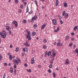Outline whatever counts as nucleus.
Listing matches in <instances>:
<instances>
[{"label":"nucleus","instance_id":"1","mask_svg":"<svg viewBox=\"0 0 78 78\" xmlns=\"http://www.w3.org/2000/svg\"><path fill=\"white\" fill-rule=\"evenodd\" d=\"M12 23L15 25L16 27H17V21L15 20L12 22Z\"/></svg>","mask_w":78,"mask_h":78},{"label":"nucleus","instance_id":"2","mask_svg":"<svg viewBox=\"0 0 78 78\" xmlns=\"http://www.w3.org/2000/svg\"><path fill=\"white\" fill-rule=\"evenodd\" d=\"M57 47L59 46V47H62V46H63V44L60 42H58L57 44Z\"/></svg>","mask_w":78,"mask_h":78},{"label":"nucleus","instance_id":"3","mask_svg":"<svg viewBox=\"0 0 78 78\" xmlns=\"http://www.w3.org/2000/svg\"><path fill=\"white\" fill-rule=\"evenodd\" d=\"M57 22V21H56V20L55 19H54L53 20L52 23H53L54 25H56Z\"/></svg>","mask_w":78,"mask_h":78},{"label":"nucleus","instance_id":"4","mask_svg":"<svg viewBox=\"0 0 78 78\" xmlns=\"http://www.w3.org/2000/svg\"><path fill=\"white\" fill-rule=\"evenodd\" d=\"M36 19H37V16H35L34 17L32 18L30 20H31L32 22H33V20H36Z\"/></svg>","mask_w":78,"mask_h":78},{"label":"nucleus","instance_id":"5","mask_svg":"<svg viewBox=\"0 0 78 78\" xmlns=\"http://www.w3.org/2000/svg\"><path fill=\"white\" fill-rule=\"evenodd\" d=\"M26 37L28 39V41H31V35L26 36Z\"/></svg>","mask_w":78,"mask_h":78},{"label":"nucleus","instance_id":"6","mask_svg":"<svg viewBox=\"0 0 78 78\" xmlns=\"http://www.w3.org/2000/svg\"><path fill=\"white\" fill-rule=\"evenodd\" d=\"M47 25V24L46 23H45L44 24H43V25L42 26L41 29V30H43L44 28H45V27Z\"/></svg>","mask_w":78,"mask_h":78},{"label":"nucleus","instance_id":"7","mask_svg":"<svg viewBox=\"0 0 78 78\" xmlns=\"http://www.w3.org/2000/svg\"><path fill=\"white\" fill-rule=\"evenodd\" d=\"M8 24H7L5 25V27H7L6 28V30H7L8 31H9V26H8Z\"/></svg>","mask_w":78,"mask_h":78},{"label":"nucleus","instance_id":"8","mask_svg":"<svg viewBox=\"0 0 78 78\" xmlns=\"http://www.w3.org/2000/svg\"><path fill=\"white\" fill-rule=\"evenodd\" d=\"M56 53L55 52H53L52 54V55L51 56V57L52 56V57L55 58V56H56Z\"/></svg>","mask_w":78,"mask_h":78},{"label":"nucleus","instance_id":"9","mask_svg":"<svg viewBox=\"0 0 78 78\" xmlns=\"http://www.w3.org/2000/svg\"><path fill=\"white\" fill-rule=\"evenodd\" d=\"M65 62L66 64H69V59H67L66 60Z\"/></svg>","mask_w":78,"mask_h":78},{"label":"nucleus","instance_id":"10","mask_svg":"<svg viewBox=\"0 0 78 78\" xmlns=\"http://www.w3.org/2000/svg\"><path fill=\"white\" fill-rule=\"evenodd\" d=\"M64 7H65L66 8H67V2H65L64 3Z\"/></svg>","mask_w":78,"mask_h":78},{"label":"nucleus","instance_id":"11","mask_svg":"<svg viewBox=\"0 0 78 78\" xmlns=\"http://www.w3.org/2000/svg\"><path fill=\"white\" fill-rule=\"evenodd\" d=\"M58 0H56L55 2V6H58Z\"/></svg>","mask_w":78,"mask_h":78},{"label":"nucleus","instance_id":"12","mask_svg":"<svg viewBox=\"0 0 78 78\" xmlns=\"http://www.w3.org/2000/svg\"><path fill=\"white\" fill-rule=\"evenodd\" d=\"M6 34H2L1 36L2 38H5L6 37Z\"/></svg>","mask_w":78,"mask_h":78},{"label":"nucleus","instance_id":"13","mask_svg":"<svg viewBox=\"0 0 78 78\" xmlns=\"http://www.w3.org/2000/svg\"><path fill=\"white\" fill-rule=\"evenodd\" d=\"M77 29H78V26H76L74 28L73 30L74 31H76Z\"/></svg>","mask_w":78,"mask_h":78},{"label":"nucleus","instance_id":"14","mask_svg":"<svg viewBox=\"0 0 78 78\" xmlns=\"http://www.w3.org/2000/svg\"><path fill=\"white\" fill-rule=\"evenodd\" d=\"M24 45L26 47H29L30 46V44H28V43H24Z\"/></svg>","mask_w":78,"mask_h":78},{"label":"nucleus","instance_id":"15","mask_svg":"<svg viewBox=\"0 0 78 78\" xmlns=\"http://www.w3.org/2000/svg\"><path fill=\"white\" fill-rule=\"evenodd\" d=\"M16 59H17V61H18V62H19V63H20L21 62L19 58L17 57Z\"/></svg>","mask_w":78,"mask_h":78},{"label":"nucleus","instance_id":"16","mask_svg":"<svg viewBox=\"0 0 78 78\" xmlns=\"http://www.w3.org/2000/svg\"><path fill=\"white\" fill-rule=\"evenodd\" d=\"M10 73H12V72H13V68H12V67H11L10 68Z\"/></svg>","mask_w":78,"mask_h":78},{"label":"nucleus","instance_id":"17","mask_svg":"<svg viewBox=\"0 0 78 78\" xmlns=\"http://www.w3.org/2000/svg\"><path fill=\"white\" fill-rule=\"evenodd\" d=\"M69 16V15L67 13H66L65 15V17H66V18H68Z\"/></svg>","mask_w":78,"mask_h":78},{"label":"nucleus","instance_id":"18","mask_svg":"<svg viewBox=\"0 0 78 78\" xmlns=\"http://www.w3.org/2000/svg\"><path fill=\"white\" fill-rule=\"evenodd\" d=\"M27 35L26 36H31L30 32L29 31L27 32Z\"/></svg>","mask_w":78,"mask_h":78},{"label":"nucleus","instance_id":"19","mask_svg":"<svg viewBox=\"0 0 78 78\" xmlns=\"http://www.w3.org/2000/svg\"><path fill=\"white\" fill-rule=\"evenodd\" d=\"M69 37H70L69 36V35L67 36L66 37V40H67V39H69Z\"/></svg>","mask_w":78,"mask_h":78},{"label":"nucleus","instance_id":"20","mask_svg":"<svg viewBox=\"0 0 78 78\" xmlns=\"http://www.w3.org/2000/svg\"><path fill=\"white\" fill-rule=\"evenodd\" d=\"M23 23H27V20H23Z\"/></svg>","mask_w":78,"mask_h":78},{"label":"nucleus","instance_id":"21","mask_svg":"<svg viewBox=\"0 0 78 78\" xmlns=\"http://www.w3.org/2000/svg\"><path fill=\"white\" fill-rule=\"evenodd\" d=\"M51 51H49L48 53V55L50 56V55H51Z\"/></svg>","mask_w":78,"mask_h":78},{"label":"nucleus","instance_id":"22","mask_svg":"<svg viewBox=\"0 0 78 78\" xmlns=\"http://www.w3.org/2000/svg\"><path fill=\"white\" fill-rule=\"evenodd\" d=\"M35 3L36 4V5H37V7H38V4H37V1L35 0Z\"/></svg>","mask_w":78,"mask_h":78},{"label":"nucleus","instance_id":"23","mask_svg":"<svg viewBox=\"0 0 78 78\" xmlns=\"http://www.w3.org/2000/svg\"><path fill=\"white\" fill-rule=\"evenodd\" d=\"M66 13V11H64L62 12V14L63 16H65V14Z\"/></svg>","mask_w":78,"mask_h":78},{"label":"nucleus","instance_id":"24","mask_svg":"<svg viewBox=\"0 0 78 78\" xmlns=\"http://www.w3.org/2000/svg\"><path fill=\"white\" fill-rule=\"evenodd\" d=\"M15 51L16 52H17V51H19V48H16V49Z\"/></svg>","mask_w":78,"mask_h":78},{"label":"nucleus","instance_id":"25","mask_svg":"<svg viewBox=\"0 0 78 78\" xmlns=\"http://www.w3.org/2000/svg\"><path fill=\"white\" fill-rule=\"evenodd\" d=\"M43 48L44 49H46V48H47V46L45 45H44L43 46Z\"/></svg>","mask_w":78,"mask_h":78},{"label":"nucleus","instance_id":"26","mask_svg":"<svg viewBox=\"0 0 78 78\" xmlns=\"http://www.w3.org/2000/svg\"><path fill=\"white\" fill-rule=\"evenodd\" d=\"M28 11H29V9L28 8V7H27L26 12H28Z\"/></svg>","mask_w":78,"mask_h":78},{"label":"nucleus","instance_id":"27","mask_svg":"<svg viewBox=\"0 0 78 78\" xmlns=\"http://www.w3.org/2000/svg\"><path fill=\"white\" fill-rule=\"evenodd\" d=\"M54 58L55 57H51V58L52 59L51 61H52V62H53L54 61V60H55V58Z\"/></svg>","mask_w":78,"mask_h":78},{"label":"nucleus","instance_id":"28","mask_svg":"<svg viewBox=\"0 0 78 78\" xmlns=\"http://www.w3.org/2000/svg\"><path fill=\"white\" fill-rule=\"evenodd\" d=\"M52 74H53V76L54 78H55L56 77L55 73H53Z\"/></svg>","mask_w":78,"mask_h":78},{"label":"nucleus","instance_id":"29","mask_svg":"<svg viewBox=\"0 0 78 78\" xmlns=\"http://www.w3.org/2000/svg\"><path fill=\"white\" fill-rule=\"evenodd\" d=\"M35 34H36V32H32V35L33 36H35Z\"/></svg>","mask_w":78,"mask_h":78},{"label":"nucleus","instance_id":"30","mask_svg":"<svg viewBox=\"0 0 78 78\" xmlns=\"http://www.w3.org/2000/svg\"><path fill=\"white\" fill-rule=\"evenodd\" d=\"M48 53V52H47V51L45 52V54L44 55V56H45V57H47V55Z\"/></svg>","mask_w":78,"mask_h":78},{"label":"nucleus","instance_id":"31","mask_svg":"<svg viewBox=\"0 0 78 78\" xmlns=\"http://www.w3.org/2000/svg\"><path fill=\"white\" fill-rule=\"evenodd\" d=\"M43 42L44 43H46L47 41V40L46 39H44L43 40Z\"/></svg>","mask_w":78,"mask_h":78},{"label":"nucleus","instance_id":"32","mask_svg":"<svg viewBox=\"0 0 78 78\" xmlns=\"http://www.w3.org/2000/svg\"><path fill=\"white\" fill-rule=\"evenodd\" d=\"M27 72H29V73H30V72H31V69H29V70L27 69Z\"/></svg>","mask_w":78,"mask_h":78},{"label":"nucleus","instance_id":"33","mask_svg":"<svg viewBox=\"0 0 78 78\" xmlns=\"http://www.w3.org/2000/svg\"><path fill=\"white\" fill-rule=\"evenodd\" d=\"M73 45V44L72 43H70L69 44V47H72Z\"/></svg>","mask_w":78,"mask_h":78},{"label":"nucleus","instance_id":"34","mask_svg":"<svg viewBox=\"0 0 78 78\" xmlns=\"http://www.w3.org/2000/svg\"><path fill=\"white\" fill-rule=\"evenodd\" d=\"M60 22L61 24H63V22L62 21V20H60Z\"/></svg>","mask_w":78,"mask_h":78},{"label":"nucleus","instance_id":"35","mask_svg":"<svg viewBox=\"0 0 78 78\" xmlns=\"http://www.w3.org/2000/svg\"><path fill=\"white\" fill-rule=\"evenodd\" d=\"M20 7L21 8V9H23V5H22L20 6Z\"/></svg>","mask_w":78,"mask_h":78},{"label":"nucleus","instance_id":"36","mask_svg":"<svg viewBox=\"0 0 78 78\" xmlns=\"http://www.w3.org/2000/svg\"><path fill=\"white\" fill-rule=\"evenodd\" d=\"M9 58H10V59L11 60L12 59V55H10L9 56Z\"/></svg>","mask_w":78,"mask_h":78},{"label":"nucleus","instance_id":"37","mask_svg":"<svg viewBox=\"0 0 78 78\" xmlns=\"http://www.w3.org/2000/svg\"><path fill=\"white\" fill-rule=\"evenodd\" d=\"M15 2L16 3H18L19 2V0H15Z\"/></svg>","mask_w":78,"mask_h":78},{"label":"nucleus","instance_id":"38","mask_svg":"<svg viewBox=\"0 0 78 78\" xmlns=\"http://www.w3.org/2000/svg\"><path fill=\"white\" fill-rule=\"evenodd\" d=\"M76 52L75 53V54L76 53H78V49H76Z\"/></svg>","mask_w":78,"mask_h":78},{"label":"nucleus","instance_id":"39","mask_svg":"<svg viewBox=\"0 0 78 78\" xmlns=\"http://www.w3.org/2000/svg\"><path fill=\"white\" fill-rule=\"evenodd\" d=\"M33 27L34 28H36L37 27V24H35L34 25Z\"/></svg>","mask_w":78,"mask_h":78},{"label":"nucleus","instance_id":"40","mask_svg":"<svg viewBox=\"0 0 78 78\" xmlns=\"http://www.w3.org/2000/svg\"><path fill=\"white\" fill-rule=\"evenodd\" d=\"M48 72L49 73H51V71L50 69H48Z\"/></svg>","mask_w":78,"mask_h":78},{"label":"nucleus","instance_id":"41","mask_svg":"<svg viewBox=\"0 0 78 78\" xmlns=\"http://www.w3.org/2000/svg\"><path fill=\"white\" fill-rule=\"evenodd\" d=\"M2 58V55L0 54V60H1Z\"/></svg>","mask_w":78,"mask_h":78},{"label":"nucleus","instance_id":"42","mask_svg":"<svg viewBox=\"0 0 78 78\" xmlns=\"http://www.w3.org/2000/svg\"><path fill=\"white\" fill-rule=\"evenodd\" d=\"M58 17L59 19H62V17L60 15L58 16Z\"/></svg>","mask_w":78,"mask_h":78},{"label":"nucleus","instance_id":"43","mask_svg":"<svg viewBox=\"0 0 78 78\" xmlns=\"http://www.w3.org/2000/svg\"><path fill=\"white\" fill-rule=\"evenodd\" d=\"M31 63L32 64H34V61H33V60L31 61Z\"/></svg>","mask_w":78,"mask_h":78},{"label":"nucleus","instance_id":"44","mask_svg":"<svg viewBox=\"0 0 78 78\" xmlns=\"http://www.w3.org/2000/svg\"><path fill=\"white\" fill-rule=\"evenodd\" d=\"M9 34H11L12 33V32H11V31H10V30H9Z\"/></svg>","mask_w":78,"mask_h":78},{"label":"nucleus","instance_id":"45","mask_svg":"<svg viewBox=\"0 0 78 78\" xmlns=\"http://www.w3.org/2000/svg\"><path fill=\"white\" fill-rule=\"evenodd\" d=\"M49 68H51V67H52V65L51 64L49 66Z\"/></svg>","mask_w":78,"mask_h":78},{"label":"nucleus","instance_id":"46","mask_svg":"<svg viewBox=\"0 0 78 78\" xmlns=\"http://www.w3.org/2000/svg\"><path fill=\"white\" fill-rule=\"evenodd\" d=\"M17 60H16V59H14L13 60V61L14 62H16V61Z\"/></svg>","mask_w":78,"mask_h":78},{"label":"nucleus","instance_id":"47","mask_svg":"<svg viewBox=\"0 0 78 78\" xmlns=\"http://www.w3.org/2000/svg\"><path fill=\"white\" fill-rule=\"evenodd\" d=\"M16 72H17V71H16V69H15L14 70V74H16Z\"/></svg>","mask_w":78,"mask_h":78},{"label":"nucleus","instance_id":"48","mask_svg":"<svg viewBox=\"0 0 78 78\" xmlns=\"http://www.w3.org/2000/svg\"><path fill=\"white\" fill-rule=\"evenodd\" d=\"M27 3L26 2H23V4H24L25 6H26V5H27Z\"/></svg>","mask_w":78,"mask_h":78},{"label":"nucleus","instance_id":"49","mask_svg":"<svg viewBox=\"0 0 78 78\" xmlns=\"http://www.w3.org/2000/svg\"><path fill=\"white\" fill-rule=\"evenodd\" d=\"M71 40L72 41H75V39H74V38H71Z\"/></svg>","mask_w":78,"mask_h":78},{"label":"nucleus","instance_id":"50","mask_svg":"<svg viewBox=\"0 0 78 78\" xmlns=\"http://www.w3.org/2000/svg\"><path fill=\"white\" fill-rule=\"evenodd\" d=\"M16 68H17V66H16V65H14V69H16Z\"/></svg>","mask_w":78,"mask_h":78},{"label":"nucleus","instance_id":"51","mask_svg":"<svg viewBox=\"0 0 78 78\" xmlns=\"http://www.w3.org/2000/svg\"><path fill=\"white\" fill-rule=\"evenodd\" d=\"M32 12H33V11H31L30 12H29V14H31L32 13Z\"/></svg>","mask_w":78,"mask_h":78},{"label":"nucleus","instance_id":"52","mask_svg":"<svg viewBox=\"0 0 78 78\" xmlns=\"http://www.w3.org/2000/svg\"><path fill=\"white\" fill-rule=\"evenodd\" d=\"M19 12H20V13H21V12H22V10H21L19 9Z\"/></svg>","mask_w":78,"mask_h":78},{"label":"nucleus","instance_id":"53","mask_svg":"<svg viewBox=\"0 0 78 78\" xmlns=\"http://www.w3.org/2000/svg\"><path fill=\"white\" fill-rule=\"evenodd\" d=\"M23 51H25V48H23Z\"/></svg>","mask_w":78,"mask_h":78},{"label":"nucleus","instance_id":"54","mask_svg":"<svg viewBox=\"0 0 78 78\" xmlns=\"http://www.w3.org/2000/svg\"><path fill=\"white\" fill-rule=\"evenodd\" d=\"M15 62L16 63V64H19V62H18L17 60Z\"/></svg>","mask_w":78,"mask_h":78},{"label":"nucleus","instance_id":"55","mask_svg":"<svg viewBox=\"0 0 78 78\" xmlns=\"http://www.w3.org/2000/svg\"><path fill=\"white\" fill-rule=\"evenodd\" d=\"M34 58L33 57L31 59V61H34Z\"/></svg>","mask_w":78,"mask_h":78},{"label":"nucleus","instance_id":"56","mask_svg":"<svg viewBox=\"0 0 78 78\" xmlns=\"http://www.w3.org/2000/svg\"><path fill=\"white\" fill-rule=\"evenodd\" d=\"M71 34L72 35V36H73L75 34H74V33H71Z\"/></svg>","mask_w":78,"mask_h":78},{"label":"nucleus","instance_id":"57","mask_svg":"<svg viewBox=\"0 0 78 78\" xmlns=\"http://www.w3.org/2000/svg\"><path fill=\"white\" fill-rule=\"evenodd\" d=\"M55 51V49H53L52 50H51V51H52V52H54Z\"/></svg>","mask_w":78,"mask_h":78},{"label":"nucleus","instance_id":"58","mask_svg":"<svg viewBox=\"0 0 78 78\" xmlns=\"http://www.w3.org/2000/svg\"><path fill=\"white\" fill-rule=\"evenodd\" d=\"M24 66H25V67H27V64L26 63H25L24 64Z\"/></svg>","mask_w":78,"mask_h":78},{"label":"nucleus","instance_id":"59","mask_svg":"<svg viewBox=\"0 0 78 78\" xmlns=\"http://www.w3.org/2000/svg\"><path fill=\"white\" fill-rule=\"evenodd\" d=\"M25 51H28V49L27 48H25Z\"/></svg>","mask_w":78,"mask_h":78},{"label":"nucleus","instance_id":"60","mask_svg":"<svg viewBox=\"0 0 78 78\" xmlns=\"http://www.w3.org/2000/svg\"><path fill=\"white\" fill-rule=\"evenodd\" d=\"M75 47H76V45L75 44H74L73 45V48H75Z\"/></svg>","mask_w":78,"mask_h":78},{"label":"nucleus","instance_id":"61","mask_svg":"<svg viewBox=\"0 0 78 78\" xmlns=\"http://www.w3.org/2000/svg\"><path fill=\"white\" fill-rule=\"evenodd\" d=\"M4 66H7V63H4Z\"/></svg>","mask_w":78,"mask_h":78},{"label":"nucleus","instance_id":"62","mask_svg":"<svg viewBox=\"0 0 78 78\" xmlns=\"http://www.w3.org/2000/svg\"><path fill=\"white\" fill-rule=\"evenodd\" d=\"M5 76H6V74H4L3 75V78H5Z\"/></svg>","mask_w":78,"mask_h":78},{"label":"nucleus","instance_id":"63","mask_svg":"<svg viewBox=\"0 0 78 78\" xmlns=\"http://www.w3.org/2000/svg\"><path fill=\"white\" fill-rule=\"evenodd\" d=\"M11 63H9V66H11Z\"/></svg>","mask_w":78,"mask_h":78},{"label":"nucleus","instance_id":"64","mask_svg":"<svg viewBox=\"0 0 78 78\" xmlns=\"http://www.w3.org/2000/svg\"><path fill=\"white\" fill-rule=\"evenodd\" d=\"M38 67L39 68H41V67H42V66L41 65H39L38 66Z\"/></svg>","mask_w":78,"mask_h":78}]
</instances>
